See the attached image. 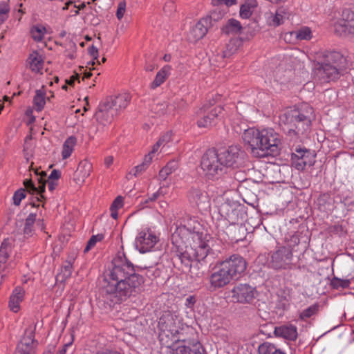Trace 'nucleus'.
<instances>
[{
    "instance_id": "1",
    "label": "nucleus",
    "mask_w": 354,
    "mask_h": 354,
    "mask_svg": "<svg viewBox=\"0 0 354 354\" xmlns=\"http://www.w3.org/2000/svg\"><path fill=\"white\" fill-rule=\"evenodd\" d=\"M105 280L107 284L101 288L100 295L110 307L140 293L145 282L141 275L135 273L133 263L124 253L118 254L112 260Z\"/></svg>"
},
{
    "instance_id": "2",
    "label": "nucleus",
    "mask_w": 354,
    "mask_h": 354,
    "mask_svg": "<svg viewBox=\"0 0 354 354\" xmlns=\"http://www.w3.org/2000/svg\"><path fill=\"white\" fill-rule=\"evenodd\" d=\"M242 138L247 150L256 158L277 156L282 148L281 136L273 129L260 131L249 128L244 131Z\"/></svg>"
},
{
    "instance_id": "3",
    "label": "nucleus",
    "mask_w": 354,
    "mask_h": 354,
    "mask_svg": "<svg viewBox=\"0 0 354 354\" xmlns=\"http://www.w3.org/2000/svg\"><path fill=\"white\" fill-rule=\"evenodd\" d=\"M315 118L313 108L308 104H303L298 109L286 110L279 116L287 134L300 140L310 133Z\"/></svg>"
},
{
    "instance_id": "4",
    "label": "nucleus",
    "mask_w": 354,
    "mask_h": 354,
    "mask_svg": "<svg viewBox=\"0 0 354 354\" xmlns=\"http://www.w3.org/2000/svg\"><path fill=\"white\" fill-rule=\"evenodd\" d=\"M179 316L176 313L165 312L158 321V339L160 344L168 348H171V341L174 335L182 325Z\"/></svg>"
},
{
    "instance_id": "5",
    "label": "nucleus",
    "mask_w": 354,
    "mask_h": 354,
    "mask_svg": "<svg viewBox=\"0 0 354 354\" xmlns=\"http://www.w3.org/2000/svg\"><path fill=\"white\" fill-rule=\"evenodd\" d=\"M188 232L189 228L186 226H179L176 227L171 238L173 244L172 252L174 254V258L180 261L186 268H188L190 263L194 261L192 245L185 246L182 236L188 235Z\"/></svg>"
},
{
    "instance_id": "6",
    "label": "nucleus",
    "mask_w": 354,
    "mask_h": 354,
    "mask_svg": "<svg viewBox=\"0 0 354 354\" xmlns=\"http://www.w3.org/2000/svg\"><path fill=\"white\" fill-rule=\"evenodd\" d=\"M188 234L191 236L194 242L192 245L194 260L209 261V263H214L216 259L215 252L204 240L203 233L196 230V227H194L192 231L189 229Z\"/></svg>"
},
{
    "instance_id": "7",
    "label": "nucleus",
    "mask_w": 354,
    "mask_h": 354,
    "mask_svg": "<svg viewBox=\"0 0 354 354\" xmlns=\"http://www.w3.org/2000/svg\"><path fill=\"white\" fill-rule=\"evenodd\" d=\"M201 166L208 178H213L223 174L225 169L223 162H221L218 151L214 148L209 149L203 154Z\"/></svg>"
},
{
    "instance_id": "8",
    "label": "nucleus",
    "mask_w": 354,
    "mask_h": 354,
    "mask_svg": "<svg viewBox=\"0 0 354 354\" xmlns=\"http://www.w3.org/2000/svg\"><path fill=\"white\" fill-rule=\"evenodd\" d=\"M292 249L279 246L270 254L269 265L275 270H291L292 266Z\"/></svg>"
},
{
    "instance_id": "9",
    "label": "nucleus",
    "mask_w": 354,
    "mask_h": 354,
    "mask_svg": "<svg viewBox=\"0 0 354 354\" xmlns=\"http://www.w3.org/2000/svg\"><path fill=\"white\" fill-rule=\"evenodd\" d=\"M218 151L225 169L227 167H240L245 163L244 160L246 154L238 146H230L227 149Z\"/></svg>"
},
{
    "instance_id": "10",
    "label": "nucleus",
    "mask_w": 354,
    "mask_h": 354,
    "mask_svg": "<svg viewBox=\"0 0 354 354\" xmlns=\"http://www.w3.org/2000/svg\"><path fill=\"white\" fill-rule=\"evenodd\" d=\"M316 154L305 147H297L292 153L291 165L299 171H302L306 166H313L315 162Z\"/></svg>"
},
{
    "instance_id": "11",
    "label": "nucleus",
    "mask_w": 354,
    "mask_h": 354,
    "mask_svg": "<svg viewBox=\"0 0 354 354\" xmlns=\"http://www.w3.org/2000/svg\"><path fill=\"white\" fill-rule=\"evenodd\" d=\"M231 292L233 301L243 304H252L258 295L256 288L247 283L235 286Z\"/></svg>"
},
{
    "instance_id": "12",
    "label": "nucleus",
    "mask_w": 354,
    "mask_h": 354,
    "mask_svg": "<svg viewBox=\"0 0 354 354\" xmlns=\"http://www.w3.org/2000/svg\"><path fill=\"white\" fill-rule=\"evenodd\" d=\"M220 263L233 279L239 277L247 268L246 261L239 254H232Z\"/></svg>"
},
{
    "instance_id": "13",
    "label": "nucleus",
    "mask_w": 354,
    "mask_h": 354,
    "mask_svg": "<svg viewBox=\"0 0 354 354\" xmlns=\"http://www.w3.org/2000/svg\"><path fill=\"white\" fill-rule=\"evenodd\" d=\"M178 331L174 335L171 341V348L177 346H192L200 344L194 339V332L192 328L183 324L179 327Z\"/></svg>"
},
{
    "instance_id": "14",
    "label": "nucleus",
    "mask_w": 354,
    "mask_h": 354,
    "mask_svg": "<svg viewBox=\"0 0 354 354\" xmlns=\"http://www.w3.org/2000/svg\"><path fill=\"white\" fill-rule=\"evenodd\" d=\"M335 31L340 36H346L354 33V12L350 10H344L342 18L334 25Z\"/></svg>"
},
{
    "instance_id": "15",
    "label": "nucleus",
    "mask_w": 354,
    "mask_h": 354,
    "mask_svg": "<svg viewBox=\"0 0 354 354\" xmlns=\"http://www.w3.org/2000/svg\"><path fill=\"white\" fill-rule=\"evenodd\" d=\"M118 113L107 98L100 103L95 113L96 120L103 125L111 123Z\"/></svg>"
},
{
    "instance_id": "16",
    "label": "nucleus",
    "mask_w": 354,
    "mask_h": 354,
    "mask_svg": "<svg viewBox=\"0 0 354 354\" xmlns=\"http://www.w3.org/2000/svg\"><path fill=\"white\" fill-rule=\"evenodd\" d=\"M187 199L190 204L198 207H205L209 202V195L203 186L194 185L187 192Z\"/></svg>"
},
{
    "instance_id": "17",
    "label": "nucleus",
    "mask_w": 354,
    "mask_h": 354,
    "mask_svg": "<svg viewBox=\"0 0 354 354\" xmlns=\"http://www.w3.org/2000/svg\"><path fill=\"white\" fill-rule=\"evenodd\" d=\"M232 279L233 277L220 263L218 270L210 275V287L212 290H216L229 284Z\"/></svg>"
},
{
    "instance_id": "18",
    "label": "nucleus",
    "mask_w": 354,
    "mask_h": 354,
    "mask_svg": "<svg viewBox=\"0 0 354 354\" xmlns=\"http://www.w3.org/2000/svg\"><path fill=\"white\" fill-rule=\"evenodd\" d=\"M158 241V237L151 231H142L136 238V245L141 253H145L153 248Z\"/></svg>"
},
{
    "instance_id": "19",
    "label": "nucleus",
    "mask_w": 354,
    "mask_h": 354,
    "mask_svg": "<svg viewBox=\"0 0 354 354\" xmlns=\"http://www.w3.org/2000/svg\"><path fill=\"white\" fill-rule=\"evenodd\" d=\"M344 70L342 68L322 62L317 68V73L324 81L330 82L337 80Z\"/></svg>"
},
{
    "instance_id": "20",
    "label": "nucleus",
    "mask_w": 354,
    "mask_h": 354,
    "mask_svg": "<svg viewBox=\"0 0 354 354\" xmlns=\"http://www.w3.org/2000/svg\"><path fill=\"white\" fill-rule=\"evenodd\" d=\"M243 45V39L240 37L231 38L228 43L226 44L225 49L221 50V53H217L215 55V60L220 61L225 58L230 57L235 54Z\"/></svg>"
},
{
    "instance_id": "21",
    "label": "nucleus",
    "mask_w": 354,
    "mask_h": 354,
    "mask_svg": "<svg viewBox=\"0 0 354 354\" xmlns=\"http://www.w3.org/2000/svg\"><path fill=\"white\" fill-rule=\"evenodd\" d=\"M210 28V22H207V19L202 18L190 30L189 33V39L191 41H196L203 38Z\"/></svg>"
},
{
    "instance_id": "22",
    "label": "nucleus",
    "mask_w": 354,
    "mask_h": 354,
    "mask_svg": "<svg viewBox=\"0 0 354 354\" xmlns=\"http://www.w3.org/2000/svg\"><path fill=\"white\" fill-rule=\"evenodd\" d=\"M212 264L213 263H209V261L194 260L190 263L188 268L192 277L201 278Z\"/></svg>"
},
{
    "instance_id": "23",
    "label": "nucleus",
    "mask_w": 354,
    "mask_h": 354,
    "mask_svg": "<svg viewBox=\"0 0 354 354\" xmlns=\"http://www.w3.org/2000/svg\"><path fill=\"white\" fill-rule=\"evenodd\" d=\"M92 170V165L88 161L84 160L80 162L76 171L73 174V179L76 183H83L90 175Z\"/></svg>"
},
{
    "instance_id": "24",
    "label": "nucleus",
    "mask_w": 354,
    "mask_h": 354,
    "mask_svg": "<svg viewBox=\"0 0 354 354\" xmlns=\"http://www.w3.org/2000/svg\"><path fill=\"white\" fill-rule=\"evenodd\" d=\"M223 109L220 106L215 107L207 115H204L197 121L198 127L209 128L216 124L217 118L221 113Z\"/></svg>"
},
{
    "instance_id": "25",
    "label": "nucleus",
    "mask_w": 354,
    "mask_h": 354,
    "mask_svg": "<svg viewBox=\"0 0 354 354\" xmlns=\"http://www.w3.org/2000/svg\"><path fill=\"white\" fill-rule=\"evenodd\" d=\"M106 98L111 102L114 109H116L117 113H119L120 111L127 107L131 101V96L128 93H123L118 95L110 96Z\"/></svg>"
},
{
    "instance_id": "26",
    "label": "nucleus",
    "mask_w": 354,
    "mask_h": 354,
    "mask_svg": "<svg viewBox=\"0 0 354 354\" xmlns=\"http://www.w3.org/2000/svg\"><path fill=\"white\" fill-rule=\"evenodd\" d=\"M15 354H35L32 333L24 337L18 344Z\"/></svg>"
},
{
    "instance_id": "27",
    "label": "nucleus",
    "mask_w": 354,
    "mask_h": 354,
    "mask_svg": "<svg viewBox=\"0 0 354 354\" xmlns=\"http://www.w3.org/2000/svg\"><path fill=\"white\" fill-rule=\"evenodd\" d=\"M274 335L288 340H295L297 337V328L292 325H283L275 327Z\"/></svg>"
},
{
    "instance_id": "28",
    "label": "nucleus",
    "mask_w": 354,
    "mask_h": 354,
    "mask_svg": "<svg viewBox=\"0 0 354 354\" xmlns=\"http://www.w3.org/2000/svg\"><path fill=\"white\" fill-rule=\"evenodd\" d=\"M323 62L344 69L346 59L339 52H327L324 55Z\"/></svg>"
},
{
    "instance_id": "29",
    "label": "nucleus",
    "mask_w": 354,
    "mask_h": 354,
    "mask_svg": "<svg viewBox=\"0 0 354 354\" xmlns=\"http://www.w3.org/2000/svg\"><path fill=\"white\" fill-rule=\"evenodd\" d=\"M24 295V288L20 286L13 290L9 301V306L12 311L17 313L19 310V304L23 301Z\"/></svg>"
},
{
    "instance_id": "30",
    "label": "nucleus",
    "mask_w": 354,
    "mask_h": 354,
    "mask_svg": "<svg viewBox=\"0 0 354 354\" xmlns=\"http://www.w3.org/2000/svg\"><path fill=\"white\" fill-rule=\"evenodd\" d=\"M171 354H205V351L201 344L192 346H177L172 348Z\"/></svg>"
},
{
    "instance_id": "31",
    "label": "nucleus",
    "mask_w": 354,
    "mask_h": 354,
    "mask_svg": "<svg viewBox=\"0 0 354 354\" xmlns=\"http://www.w3.org/2000/svg\"><path fill=\"white\" fill-rule=\"evenodd\" d=\"M26 63L32 72L39 73L43 68L44 59L37 51H33L29 55Z\"/></svg>"
},
{
    "instance_id": "32",
    "label": "nucleus",
    "mask_w": 354,
    "mask_h": 354,
    "mask_svg": "<svg viewBox=\"0 0 354 354\" xmlns=\"http://www.w3.org/2000/svg\"><path fill=\"white\" fill-rule=\"evenodd\" d=\"M243 26L241 23L233 18L228 19L221 28V32L227 35L241 34Z\"/></svg>"
},
{
    "instance_id": "33",
    "label": "nucleus",
    "mask_w": 354,
    "mask_h": 354,
    "mask_svg": "<svg viewBox=\"0 0 354 354\" xmlns=\"http://www.w3.org/2000/svg\"><path fill=\"white\" fill-rule=\"evenodd\" d=\"M171 67L169 65L164 66L156 74L154 80L151 82L150 88L155 89L160 86L167 79L170 74Z\"/></svg>"
},
{
    "instance_id": "34",
    "label": "nucleus",
    "mask_w": 354,
    "mask_h": 354,
    "mask_svg": "<svg viewBox=\"0 0 354 354\" xmlns=\"http://www.w3.org/2000/svg\"><path fill=\"white\" fill-rule=\"evenodd\" d=\"M46 176V173L45 171H41L40 173V177L38 178V187H36L37 192H35V194L39 195V197L37 196L35 198V201H32L30 203V205H31L32 207H38L39 205H37L36 202L41 201L46 199L45 196L43 195L44 192H45L46 183V180L44 179V177Z\"/></svg>"
},
{
    "instance_id": "35",
    "label": "nucleus",
    "mask_w": 354,
    "mask_h": 354,
    "mask_svg": "<svg viewBox=\"0 0 354 354\" xmlns=\"http://www.w3.org/2000/svg\"><path fill=\"white\" fill-rule=\"evenodd\" d=\"M257 6V0H245V3L240 8V17L242 19H249Z\"/></svg>"
},
{
    "instance_id": "36",
    "label": "nucleus",
    "mask_w": 354,
    "mask_h": 354,
    "mask_svg": "<svg viewBox=\"0 0 354 354\" xmlns=\"http://www.w3.org/2000/svg\"><path fill=\"white\" fill-rule=\"evenodd\" d=\"M35 221L36 214L32 213L30 214L26 218L22 232L24 238L28 239L33 235L35 232L34 224Z\"/></svg>"
},
{
    "instance_id": "37",
    "label": "nucleus",
    "mask_w": 354,
    "mask_h": 354,
    "mask_svg": "<svg viewBox=\"0 0 354 354\" xmlns=\"http://www.w3.org/2000/svg\"><path fill=\"white\" fill-rule=\"evenodd\" d=\"M73 272V266L71 261H66L62 266L61 270L56 275L57 282L64 283L65 281L71 277Z\"/></svg>"
},
{
    "instance_id": "38",
    "label": "nucleus",
    "mask_w": 354,
    "mask_h": 354,
    "mask_svg": "<svg viewBox=\"0 0 354 354\" xmlns=\"http://www.w3.org/2000/svg\"><path fill=\"white\" fill-rule=\"evenodd\" d=\"M259 354H286L283 351L270 342H264L259 346Z\"/></svg>"
},
{
    "instance_id": "39",
    "label": "nucleus",
    "mask_w": 354,
    "mask_h": 354,
    "mask_svg": "<svg viewBox=\"0 0 354 354\" xmlns=\"http://www.w3.org/2000/svg\"><path fill=\"white\" fill-rule=\"evenodd\" d=\"M77 143V138L75 136H70L63 144L62 156L63 159L69 158L73 151L74 147Z\"/></svg>"
},
{
    "instance_id": "40",
    "label": "nucleus",
    "mask_w": 354,
    "mask_h": 354,
    "mask_svg": "<svg viewBox=\"0 0 354 354\" xmlns=\"http://www.w3.org/2000/svg\"><path fill=\"white\" fill-rule=\"evenodd\" d=\"M225 13L226 9L224 10L221 7L216 6V8L213 10L209 15L203 18L207 19V22H210L211 27H212L214 26V23H216L223 19Z\"/></svg>"
},
{
    "instance_id": "41",
    "label": "nucleus",
    "mask_w": 354,
    "mask_h": 354,
    "mask_svg": "<svg viewBox=\"0 0 354 354\" xmlns=\"http://www.w3.org/2000/svg\"><path fill=\"white\" fill-rule=\"evenodd\" d=\"M10 251L11 246L9 240L6 239L3 241L0 247V264L6 263Z\"/></svg>"
},
{
    "instance_id": "42",
    "label": "nucleus",
    "mask_w": 354,
    "mask_h": 354,
    "mask_svg": "<svg viewBox=\"0 0 354 354\" xmlns=\"http://www.w3.org/2000/svg\"><path fill=\"white\" fill-rule=\"evenodd\" d=\"M45 91L42 89L36 91L35 95L33 99V103L37 111H41L46 104Z\"/></svg>"
},
{
    "instance_id": "43",
    "label": "nucleus",
    "mask_w": 354,
    "mask_h": 354,
    "mask_svg": "<svg viewBox=\"0 0 354 354\" xmlns=\"http://www.w3.org/2000/svg\"><path fill=\"white\" fill-rule=\"evenodd\" d=\"M295 35L298 40H309L312 37L311 30L308 27H303L298 30L293 31L290 35Z\"/></svg>"
},
{
    "instance_id": "44",
    "label": "nucleus",
    "mask_w": 354,
    "mask_h": 354,
    "mask_svg": "<svg viewBox=\"0 0 354 354\" xmlns=\"http://www.w3.org/2000/svg\"><path fill=\"white\" fill-rule=\"evenodd\" d=\"M351 282L349 279H342L334 277L330 282V286L334 289H344L349 286Z\"/></svg>"
},
{
    "instance_id": "45",
    "label": "nucleus",
    "mask_w": 354,
    "mask_h": 354,
    "mask_svg": "<svg viewBox=\"0 0 354 354\" xmlns=\"http://www.w3.org/2000/svg\"><path fill=\"white\" fill-rule=\"evenodd\" d=\"M46 32V30L45 27L39 26L32 27L30 30L32 37L36 41H41Z\"/></svg>"
},
{
    "instance_id": "46",
    "label": "nucleus",
    "mask_w": 354,
    "mask_h": 354,
    "mask_svg": "<svg viewBox=\"0 0 354 354\" xmlns=\"http://www.w3.org/2000/svg\"><path fill=\"white\" fill-rule=\"evenodd\" d=\"M281 9L277 10L276 13L274 15H272L269 18L268 23L269 26H272L274 27H277L280 26L281 24H283L284 22V17L281 14Z\"/></svg>"
},
{
    "instance_id": "47",
    "label": "nucleus",
    "mask_w": 354,
    "mask_h": 354,
    "mask_svg": "<svg viewBox=\"0 0 354 354\" xmlns=\"http://www.w3.org/2000/svg\"><path fill=\"white\" fill-rule=\"evenodd\" d=\"M176 167V163L175 161L169 162L167 165L163 167L159 172V177L165 180L167 177L175 170Z\"/></svg>"
},
{
    "instance_id": "48",
    "label": "nucleus",
    "mask_w": 354,
    "mask_h": 354,
    "mask_svg": "<svg viewBox=\"0 0 354 354\" xmlns=\"http://www.w3.org/2000/svg\"><path fill=\"white\" fill-rule=\"evenodd\" d=\"M319 310V305L317 304H313L306 309L304 310L300 314L301 319L310 318L313 315H315Z\"/></svg>"
},
{
    "instance_id": "49",
    "label": "nucleus",
    "mask_w": 354,
    "mask_h": 354,
    "mask_svg": "<svg viewBox=\"0 0 354 354\" xmlns=\"http://www.w3.org/2000/svg\"><path fill=\"white\" fill-rule=\"evenodd\" d=\"M104 234H102L93 235L88 241L84 252L85 253L88 252L91 248H93L97 242L101 241L104 239Z\"/></svg>"
},
{
    "instance_id": "50",
    "label": "nucleus",
    "mask_w": 354,
    "mask_h": 354,
    "mask_svg": "<svg viewBox=\"0 0 354 354\" xmlns=\"http://www.w3.org/2000/svg\"><path fill=\"white\" fill-rule=\"evenodd\" d=\"M10 7L5 1L0 2V25L2 24L8 17Z\"/></svg>"
},
{
    "instance_id": "51",
    "label": "nucleus",
    "mask_w": 354,
    "mask_h": 354,
    "mask_svg": "<svg viewBox=\"0 0 354 354\" xmlns=\"http://www.w3.org/2000/svg\"><path fill=\"white\" fill-rule=\"evenodd\" d=\"M26 189H24L23 188H21L18 190H17L13 195L12 199H13V203L16 206H19L21 203V201L22 199L26 198Z\"/></svg>"
},
{
    "instance_id": "52",
    "label": "nucleus",
    "mask_w": 354,
    "mask_h": 354,
    "mask_svg": "<svg viewBox=\"0 0 354 354\" xmlns=\"http://www.w3.org/2000/svg\"><path fill=\"white\" fill-rule=\"evenodd\" d=\"M287 242L289 248H293L300 243V233L299 232H295L292 235L287 238Z\"/></svg>"
},
{
    "instance_id": "53",
    "label": "nucleus",
    "mask_w": 354,
    "mask_h": 354,
    "mask_svg": "<svg viewBox=\"0 0 354 354\" xmlns=\"http://www.w3.org/2000/svg\"><path fill=\"white\" fill-rule=\"evenodd\" d=\"M88 53L90 56L93 57V61L91 62L92 65L95 64L97 62L98 64H100V62L98 60L99 53L98 49L95 46L92 45L88 48Z\"/></svg>"
},
{
    "instance_id": "54",
    "label": "nucleus",
    "mask_w": 354,
    "mask_h": 354,
    "mask_svg": "<svg viewBox=\"0 0 354 354\" xmlns=\"http://www.w3.org/2000/svg\"><path fill=\"white\" fill-rule=\"evenodd\" d=\"M236 0H212V4L214 6H219L221 7L222 6H225L226 9L236 4Z\"/></svg>"
},
{
    "instance_id": "55",
    "label": "nucleus",
    "mask_w": 354,
    "mask_h": 354,
    "mask_svg": "<svg viewBox=\"0 0 354 354\" xmlns=\"http://www.w3.org/2000/svg\"><path fill=\"white\" fill-rule=\"evenodd\" d=\"M153 111L155 113L159 115H167V102H161V103H158L154 107H153Z\"/></svg>"
},
{
    "instance_id": "56",
    "label": "nucleus",
    "mask_w": 354,
    "mask_h": 354,
    "mask_svg": "<svg viewBox=\"0 0 354 354\" xmlns=\"http://www.w3.org/2000/svg\"><path fill=\"white\" fill-rule=\"evenodd\" d=\"M23 183L25 187L24 189H26V192H28L31 194H35L37 192L36 186L31 179H25Z\"/></svg>"
},
{
    "instance_id": "57",
    "label": "nucleus",
    "mask_w": 354,
    "mask_h": 354,
    "mask_svg": "<svg viewBox=\"0 0 354 354\" xmlns=\"http://www.w3.org/2000/svg\"><path fill=\"white\" fill-rule=\"evenodd\" d=\"M126 11V2L124 1H120L118 3V9L116 11V17L119 20H121L124 17Z\"/></svg>"
},
{
    "instance_id": "58",
    "label": "nucleus",
    "mask_w": 354,
    "mask_h": 354,
    "mask_svg": "<svg viewBox=\"0 0 354 354\" xmlns=\"http://www.w3.org/2000/svg\"><path fill=\"white\" fill-rule=\"evenodd\" d=\"M123 197L121 196H117L113 202L112 203L110 209H118L119 208L122 207L123 206Z\"/></svg>"
},
{
    "instance_id": "59",
    "label": "nucleus",
    "mask_w": 354,
    "mask_h": 354,
    "mask_svg": "<svg viewBox=\"0 0 354 354\" xmlns=\"http://www.w3.org/2000/svg\"><path fill=\"white\" fill-rule=\"evenodd\" d=\"M171 137V133L167 132L162 136L157 142H158L161 146H165L167 142H169Z\"/></svg>"
},
{
    "instance_id": "60",
    "label": "nucleus",
    "mask_w": 354,
    "mask_h": 354,
    "mask_svg": "<svg viewBox=\"0 0 354 354\" xmlns=\"http://www.w3.org/2000/svg\"><path fill=\"white\" fill-rule=\"evenodd\" d=\"M286 276L288 277V280H289L291 283L298 281L299 276L294 271H288Z\"/></svg>"
},
{
    "instance_id": "61",
    "label": "nucleus",
    "mask_w": 354,
    "mask_h": 354,
    "mask_svg": "<svg viewBox=\"0 0 354 354\" xmlns=\"http://www.w3.org/2000/svg\"><path fill=\"white\" fill-rule=\"evenodd\" d=\"M78 80L80 82V75L77 73H75V75H72L69 79L66 80V83L68 85L73 86L75 81Z\"/></svg>"
},
{
    "instance_id": "62",
    "label": "nucleus",
    "mask_w": 354,
    "mask_h": 354,
    "mask_svg": "<svg viewBox=\"0 0 354 354\" xmlns=\"http://www.w3.org/2000/svg\"><path fill=\"white\" fill-rule=\"evenodd\" d=\"M176 104L175 102L173 103H167V115H174L175 114L176 111Z\"/></svg>"
},
{
    "instance_id": "63",
    "label": "nucleus",
    "mask_w": 354,
    "mask_h": 354,
    "mask_svg": "<svg viewBox=\"0 0 354 354\" xmlns=\"http://www.w3.org/2000/svg\"><path fill=\"white\" fill-rule=\"evenodd\" d=\"M147 169V167H146L142 163H141L140 165H137L136 167H134L133 175L136 176L137 175L145 171Z\"/></svg>"
},
{
    "instance_id": "64",
    "label": "nucleus",
    "mask_w": 354,
    "mask_h": 354,
    "mask_svg": "<svg viewBox=\"0 0 354 354\" xmlns=\"http://www.w3.org/2000/svg\"><path fill=\"white\" fill-rule=\"evenodd\" d=\"M196 303V299L194 296H189L187 298H186L185 299V305L187 307V308H192L194 306V305Z\"/></svg>"
}]
</instances>
